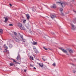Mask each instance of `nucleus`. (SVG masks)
<instances>
[{
    "instance_id": "1",
    "label": "nucleus",
    "mask_w": 76,
    "mask_h": 76,
    "mask_svg": "<svg viewBox=\"0 0 76 76\" xmlns=\"http://www.w3.org/2000/svg\"><path fill=\"white\" fill-rule=\"evenodd\" d=\"M14 34L15 36H14L13 34H10L13 39H14L16 42H19L20 41L19 39L21 40L20 38L19 37V36L17 35V33H16V32H14Z\"/></svg>"
},
{
    "instance_id": "2",
    "label": "nucleus",
    "mask_w": 76,
    "mask_h": 76,
    "mask_svg": "<svg viewBox=\"0 0 76 76\" xmlns=\"http://www.w3.org/2000/svg\"><path fill=\"white\" fill-rule=\"evenodd\" d=\"M19 34L20 35V36L21 38L20 39H21V40H20V39H19V40H20H20L21 41V40H22V39L23 42H25V39H23V36L20 35V33H19Z\"/></svg>"
},
{
    "instance_id": "3",
    "label": "nucleus",
    "mask_w": 76,
    "mask_h": 76,
    "mask_svg": "<svg viewBox=\"0 0 76 76\" xmlns=\"http://www.w3.org/2000/svg\"><path fill=\"white\" fill-rule=\"evenodd\" d=\"M18 26L20 28V29H21V30H23V29L24 30H25V28L24 27H22V24L21 23H19L18 24Z\"/></svg>"
},
{
    "instance_id": "4",
    "label": "nucleus",
    "mask_w": 76,
    "mask_h": 76,
    "mask_svg": "<svg viewBox=\"0 0 76 76\" xmlns=\"http://www.w3.org/2000/svg\"><path fill=\"white\" fill-rule=\"evenodd\" d=\"M60 49L63 51L64 53H66V54H67V51H66V50L63 49V48H59Z\"/></svg>"
},
{
    "instance_id": "5",
    "label": "nucleus",
    "mask_w": 76,
    "mask_h": 76,
    "mask_svg": "<svg viewBox=\"0 0 76 76\" xmlns=\"http://www.w3.org/2000/svg\"><path fill=\"white\" fill-rule=\"evenodd\" d=\"M71 25L72 27H71V29L73 30V31H75L76 30V27H75V26L73 24H71Z\"/></svg>"
},
{
    "instance_id": "6",
    "label": "nucleus",
    "mask_w": 76,
    "mask_h": 76,
    "mask_svg": "<svg viewBox=\"0 0 76 76\" xmlns=\"http://www.w3.org/2000/svg\"><path fill=\"white\" fill-rule=\"evenodd\" d=\"M50 7H51L52 9H56V8L57 7V6H56V4H53L52 6H51Z\"/></svg>"
},
{
    "instance_id": "7",
    "label": "nucleus",
    "mask_w": 76,
    "mask_h": 76,
    "mask_svg": "<svg viewBox=\"0 0 76 76\" xmlns=\"http://www.w3.org/2000/svg\"><path fill=\"white\" fill-rule=\"evenodd\" d=\"M16 59L18 60H20V57L19 54V53L18 54V56L16 58Z\"/></svg>"
},
{
    "instance_id": "8",
    "label": "nucleus",
    "mask_w": 76,
    "mask_h": 76,
    "mask_svg": "<svg viewBox=\"0 0 76 76\" xmlns=\"http://www.w3.org/2000/svg\"><path fill=\"white\" fill-rule=\"evenodd\" d=\"M56 16L54 15H53L52 14L51 15V18L53 19L54 18H56Z\"/></svg>"
},
{
    "instance_id": "9",
    "label": "nucleus",
    "mask_w": 76,
    "mask_h": 76,
    "mask_svg": "<svg viewBox=\"0 0 76 76\" xmlns=\"http://www.w3.org/2000/svg\"><path fill=\"white\" fill-rule=\"evenodd\" d=\"M26 16L27 19L29 20V18H30V16H29V15L28 14H27L26 15Z\"/></svg>"
},
{
    "instance_id": "10",
    "label": "nucleus",
    "mask_w": 76,
    "mask_h": 76,
    "mask_svg": "<svg viewBox=\"0 0 76 76\" xmlns=\"http://www.w3.org/2000/svg\"><path fill=\"white\" fill-rule=\"evenodd\" d=\"M61 5L62 6V7H63L65 6V3L63 2L62 3H61Z\"/></svg>"
},
{
    "instance_id": "11",
    "label": "nucleus",
    "mask_w": 76,
    "mask_h": 76,
    "mask_svg": "<svg viewBox=\"0 0 76 76\" xmlns=\"http://www.w3.org/2000/svg\"><path fill=\"white\" fill-rule=\"evenodd\" d=\"M4 19H5V20H4V22H5L6 23V22H7V20H8V19H7V17H4Z\"/></svg>"
},
{
    "instance_id": "12",
    "label": "nucleus",
    "mask_w": 76,
    "mask_h": 76,
    "mask_svg": "<svg viewBox=\"0 0 76 76\" xmlns=\"http://www.w3.org/2000/svg\"><path fill=\"white\" fill-rule=\"evenodd\" d=\"M39 65L41 67H43V64H42V63H39Z\"/></svg>"
},
{
    "instance_id": "13",
    "label": "nucleus",
    "mask_w": 76,
    "mask_h": 76,
    "mask_svg": "<svg viewBox=\"0 0 76 76\" xmlns=\"http://www.w3.org/2000/svg\"><path fill=\"white\" fill-rule=\"evenodd\" d=\"M69 53H73V50L72 49H70L69 50Z\"/></svg>"
},
{
    "instance_id": "14",
    "label": "nucleus",
    "mask_w": 76,
    "mask_h": 76,
    "mask_svg": "<svg viewBox=\"0 0 76 76\" xmlns=\"http://www.w3.org/2000/svg\"><path fill=\"white\" fill-rule=\"evenodd\" d=\"M33 45H37V42H33Z\"/></svg>"
},
{
    "instance_id": "15",
    "label": "nucleus",
    "mask_w": 76,
    "mask_h": 76,
    "mask_svg": "<svg viewBox=\"0 0 76 76\" xmlns=\"http://www.w3.org/2000/svg\"><path fill=\"white\" fill-rule=\"evenodd\" d=\"M4 48H6V49H7V48H7V47L6 46V45H4Z\"/></svg>"
},
{
    "instance_id": "16",
    "label": "nucleus",
    "mask_w": 76,
    "mask_h": 76,
    "mask_svg": "<svg viewBox=\"0 0 76 76\" xmlns=\"http://www.w3.org/2000/svg\"><path fill=\"white\" fill-rule=\"evenodd\" d=\"M10 66H13V65H14V64L13 63H10Z\"/></svg>"
},
{
    "instance_id": "17",
    "label": "nucleus",
    "mask_w": 76,
    "mask_h": 76,
    "mask_svg": "<svg viewBox=\"0 0 76 76\" xmlns=\"http://www.w3.org/2000/svg\"><path fill=\"white\" fill-rule=\"evenodd\" d=\"M0 33H1V34H3V30L2 29H1L0 30Z\"/></svg>"
},
{
    "instance_id": "18",
    "label": "nucleus",
    "mask_w": 76,
    "mask_h": 76,
    "mask_svg": "<svg viewBox=\"0 0 76 76\" xmlns=\"http://www.w3.org/2000/svg\"><path fill=\"white\" fill-rule=\"evenodd\" d=\"M9 47L10 48H12V47H13V45H12L11 44H10L9 45Z\"/></svg>"
},
{
    "instance_id": "19",
    "label": "nucleus",
    "mask_w": 76,
    "mask_h": 76,
    "mask_svg": "<svg viewBox=\"0 0 76 76\" xmlns=\"http://www.w3.org/2000/svg\"><path fill=\"white\" fill-rule=\"evenodd\" d=\"M30 59H32V60H33V59L34 58V57H32V56H30Z\"/></svg>"
},
{
    "instance_id": "20",
    "label": "nucleus",
    "mask_w": 76,
    "mask_h": 76,
    "mask_svg": "<svg viewBox=\"0 0 76 76\" xmlns=\"http://www.w3.org/2000/svg\"><path fill=\"white\" fill-rule=\"evenodd\" d=\"M13 61L14 62V63L15 64H16L17 63V62H16V61L15 60L13 59Z\"/></svg>"
},
{
    "instance_id": "21",
    "label": "nucleus",
    "mask_w": 76,
    "mask_h": 76,
    "mask_svg": "<svg viewBox=\"0 0 76 76\" xmlns=\"http://www.w3.org/2000/svg\"><path fill=\"white\" fill-rule=\"evenodd\" d=\"M43 48L45 50H48V49H47V48H45V47H43Z\"/></svg>"
},
{
    "instance_id": "22",
    "label": "nucleus",
    "mask_w": 76,
    "mask_h": 76,
    "mask_svg": "<svg viewBox=\"0 0 76 76\" xmlns=\"http://www.w3.org/2000/svg\"><path fill=\"white\" fill-rule=\"evenodd\" d=\"M29 26V24L28 23H27L26 25V26H27V27Z\"/></svg>"
},
{
    "instance_id": "23",
    "label": "nucleus",
    "mask_w": 76,
    "mask_h": 76,
    "mask_svg": "<svg viewBox=\"0 0 76 76\" xmlns=\"http://www.w3.org/2000/svg\"><path fill=\"white\" fill-rule=\"evenodd\" d=\"M63 8H61L60 10L61 12H62V11H63Z\"/></svg>"
},
{
    "instance_id": "24",
    "label": "nucleus",
    "mask_w": 76,
    "mask_h": 76,
    "mask_svg": "<svg viewBox=\"0 0 76 76\" xmlns=\"http://www.w3.org/2000/svg\"><path fill=\"white\" fill-rule=\"evenodd\" d=\"M26 21V20H23V23H25Z\"/></svg>"
},
{
    "instance_id": "25",
    "label": "nucleus",
    "mask_w": 76,
    "mask_h": 76,
    "mask_svg": "<svg viewBox=\"0 0 76 76\" xmlns=\"http://www.w3.org/2000/svg\"><path fill=\"white\" fill-rule=\"evenodd\" d=\"M58 4H61V2H57Z\"/></svg>"
},
{
    "instance_id": "26",
    "label": "nucleus",
    "mask_w": 76,
    "mask_h": 76,
    "mask_svg": "<svg viewBox=\"0 0 76 76\" xmlns=\"http://www.w3.org/2000/svg\"><path fill=\"white\" fill-rule=\"evenodd\" d=\"M4 53H6V52H7V50H6V49H5V50H4Z\"/></svg>"
},
{
    "instance_id": "27",
    "label": "nucleus",
    "mask_w": 76,
    "mask_h": 76,
    "mask_svg": "<svg viewBox=\"0 0 76 76\" xmlns=\"http://www.w3.org/2000/svg\"><path fill=\"white\" fill-rule=\"evenodd\" d=\"M53 66H56V64H55V63H54L53 64Z\"/></svg>"
},
{
    "instance_id": "28",
    "label": "nucleus",
    "mask_w": 76,
    "mask_h": 76,
    "mask_svg": "<svg viewBox=\"0 0 76 76\" xmlns=\"http://www.w3.org/2000/svg\"><path fill=\"white\" fill-rule=\"evenodd\" d=\"M9 26H13V24H10L9 25Z\"/></svg>"
},
{
    "instance_id": "29",
    "label": "nucleus",
    "mask_w": 76,
    "mask_h": 76,
    "mask_svg": "<svg viewBox=\"0 0 76 76\" xmlns=\"http://www.w3.org/2000/svg\"><path fill=\"white\" fill-rule=\"evenodd\" d=\"M74 22H75L76 23V19L75 18L74 20Z\"/></svg>"
},
{
    "instance_id": "30",
    "label": "nucleus",
    "mask_w": 76,
    "mask_h": 76,
    "mask_svg": "<svg viewBox=\"0 0 76 76\" xmlns=\"http://www.w3.org/2000/svg\"><path fill=\"white\" fill-rule=\"evenodd\" d=\"M73 73H76V71H75V70H73Z\"/></svg>"
},
{
    "instance_id": "31",
    "label": "nucleus",
    "mask_w": 76,
    "mask_h": 76,
    "mask_svg": "<svg viewBox=\"0 0 76 76\" xmlns=\"http://www.w3.org/2000/svg\"><path fill=\"white\" fill-rule=\"evenodd\" d=\"M33 49H34L35 50L36 49V48L34 46L33 47Z\"/></svg>"
},
{
    "instance_id": "32",
    "label": "nucleus",
    "mask_w": 76,
    "mask_h": 76,
    "mask_svg": "<svg viewBox=\"0 0 76 76\" xmlns=\"http://www.w3.org/2000/svg\"><path fill=\"white\" fill-rule=\"evenodd\" d=\"M9 5L11 7H12V4H9Z\"/></svg>"
},
{
    "instance_id": "33",
    "label": "nucleus",
    "mask_w": 76,
    "mask_h": 76,
    "mask_svg": "<svg viewBox=\"0 0 76 76\" xmlns=\"http://www.w3.org/2000/svg\"><path fill=\"white\" fill-rule=\"evenodd\" d=\"M30 66H31V67H33L34 66V65L30 64Z\"/></svg>"
},
{
    "instance_id": "34",
    "label": "nucleus",
    "mask_w": 76,
    "mask_h": 76,
    "mask_svg": "<svg viewBox=\"0 0 76 76\" xmlns=\"http://www.w3.org/2000/svg\"><path fill=\"white\" fill-rule=\"evenodd\" d=\"M24 72H26V70L24 69Z\"/></svg>"
},
{
    "instance_id": "35",
    "label": "nucleus",
    "mask_w": 76,
    "mask_h": 76,
    "mask_svg": "<svg viewBox=\"0 0 76 76\" xmlns=\"http://www.w3.org/2000/svg\"><path fill=\"white\" fill-rule=\"evenodd\" d=\"M61 15H62V16H64V14H63V13H62L61 14Z\"/></svg>"
},
{
    "instance_id": "36",
    "label": "nucleus",
    "mask_w": 76,
    "mask_h": 76,
    "mask_svg": "<svg viewBox=\"0 0 76 76\" xmlns=\"http://www.w3.org/2000/svg\"><path fill=\"white\" fill-rule=\"evenodd\" d=\"M73 12H74V13H76V11H75V10H73Z\"/></svg>"
},
{
    "instance_id": "37",
    "label": "nucleus",
    "mask_w": 76,
    "mask_h": 76,
    "mask_svg": "<svg viewBox=\"0 0 76 76\" xmlns=\"http://www.w3.org/2000/svg\"><path fill=\"white\" fill-rule=\"evenodd\" d=\"M33 69H34L35 70L36 69V68H35V67H34L33 68Z\"/></svg>"
},
{
    "instance_id": "38",
    "label": "nucleus",
    "mask_w": 76,
    "mask_h": 76,
    "mask_svg": "<svg viewBox=\"0 0 76 76\" xmlns=\"http://www.w3.org/2000/svg\"><path fill=\"white\" fill-rule=\"evenodd\" d=\"M35 9L33 10H32L33 12H35Z\"/></svg>"
},
{
    "instance_id": "39",
    "label": "nucleus",
    "mask_w": 76,
    "mask_h": 76,
    "mask_svg": "<svg viewBox=\"0 0 76 76\" xmlns=\"http://www.w3.org/2000/svg\"><path fill=\"white\" fill-rule=\"evenodd\" d=\"M44 61H45V59H43Z\"/></svg>"
},
{
    "instance_id": "40",
    "label": "nucleus",
    "mask_w": 76,
    "mask_h": 76,
    "mask_svg": "<svg viewBox=\"0 0 76 76\" xmlns=\"http://www.w3.org/2000/svg\"><path fill=\"white\" fill-rule=\"evenodd\" d=\"M42 60H44V58H42Z\"/></svg>"
},
{
    "instance_id": "41",
    "label": "nucleus",
    "mask_w": 76,
    "mask_h": 76,
    "mask_svg": "<svg viewBox=\"0 0 76 76\" xmlns=\"http://www.w3.org/2000/svg\"><path fill=\"white\" fill-rule=\"evenodd\" d=\"M72 64V65H74V64Z\"/></svg>"
}]
</instances>
